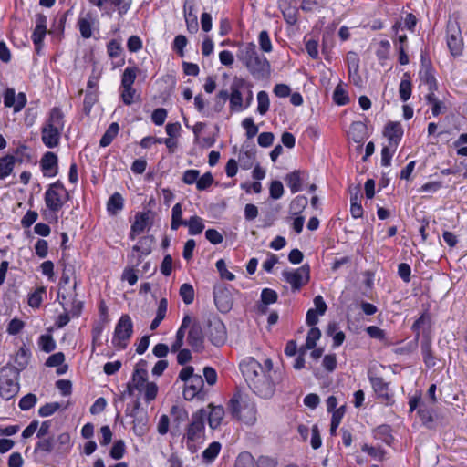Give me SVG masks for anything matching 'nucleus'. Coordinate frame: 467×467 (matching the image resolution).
Returning <instances> with one entry per match:
<instances>
[{"label":"nucleus","mask_w":467,"mask_h":467,"mask_svg":"<svg viewBox=\"0 0 467 467\" xmlns=\"http://www.w3.org/2000/svg\"><path fill=\"white\" fill-rule=\"evenodd\" d=\"M38 345L41 350L46 353H50L56 348V342L51 335H41L38 339Z\"/></svg>","instance_id":"obj_46"},{"label":"nucleus","mask_w":467,"mask_h":467,"mask_svg":"<svg viewBox=\"0 0 467 467\" xmlns=\"http://www.w3.org/2000/svg\"><path fill=\"white\" fill-rule=\"evenodd\" d=\"M119 131V126L117 122H112L103 134V136L100 139L99 145L101 147H107L109 146L112 140L116 138Z\"/></svg>","instance_id":"obj_40"},{"label":"nucleus","mask_w":467,"mask_h":467,"mask_svg":"<svg viewBox=\"0 0 467 467\" xmlns=\"http://www.w3.org/2000/svg\"><path fill=\"white\" fill-rule=\"evenodd\" d=\"M396 151V148L391 147L389 144L384 146L381 150V165L389 166L393 154Z\"/></svg>","instance_id":"obj_63"},{"label":"nucleus","mask_w":467,"mask_h":467,"mask_svg":"<svg viewBox=\"0 0 467 467\" xmlns=\"http://www.w3.org/2000/svg\"><path fill=\"white\" fill-rule=\"evenodd\" d=\"M187 343L195 352H202L204 348V337L200 323L194 322L188 332Z\"/></svg>","instance_id":"obj_15"},{"label":"nucleus","mask_w":467,"mask_h":467,"mask_svg":"<svg viewBox=\"0 0 467 467\" xmlns=\"http://www.w3.org/2000/svg\"><path fill=\"white\" fill-rule=\"evenodd\" d=\"M78 26L80 35L83 38L88 39L92 36V16L90 13L86 14V16L79 17L78 20Z\"/></svg>","instance_id":"obj_34"},{"label":"nucleus","mask_w":467,"mask_h":467,"mask_svg":"<svg viewBox=\"0 0 467 467\" xmlns=\"http://www.w3.org/2000/svg\"><path fill=\"white\" fill-rule=\"evenodd\" d=\"M258 42L262 51L269 53L272 51L273 47L267 31L263 30L258 36Z\"/></svg>","instance_id":"obj_54"},{"label":"nucleus","mask_w":467,"mask_h":467,"mask_svg":"<svg viewBox=\"0 0 467 467\" xmlns=\"http://www.w3.org/2000/svg\"><path fill=\"white\" fill-rule=\"evenodd\" d=\"M16 161V159L13 155H5L0 158V180L5 179L12 173Z\"/></svg>","instance_id":"obj_32"},{"label":"nucleus","mask_w":467,"mask_h":467,"mask_svg":"<svg viewBox=\"0 0 467 467\" xmlns=\"http://www.w3.org/2000/svg\"><path fill=\"white\" fill-rule=\"evenodd\" d=\"M40 165H41L44 174L47 175V171H51L54 169L57 170V156L54 152H51V151L46 152L40 161ZM56 174H57V171H55L51 175H56Z\"/></svg>","instance_id":"obj_29"},{"label":"nucleus","mask_w":467,"mask_h":467,"mask_svg":"<svg viewBox=\"0 0 467 467\" xmlns=\"http://www.w3.org/2000/svg\"><path fill=\"white\" fill-rule=\"evenodd\" d=\"M334 102L339 106L346 105L349 102L348 92L343 88L341 84H338L333 93Z\"/></svg>","instance_id":"obj_47"},{"label":"nucleus","mask_w":467,"mask_h":467,"mask_svg":"<svg viewBox=\"0 0 467 467\" xmlns=\"http://www.w3.org/2000/svg\"><path fill=\"white\" fill-rule=\"evenodd\" d=\"M259 53L256 50V46L253 43H247L243 48L240 49L238 58L246 65Z\"/></svg>","instance_id":"obj_38"},{"label":"nucleus","mask_w":467,"mask_h":467,"mask_svg":"<svg viewBox=\"0 0 467 467\" xmlns=\"http://www.w3.org/2000/svg\"><path fill=\"white\" fill-rule=\"evenodd\" d=\"M4 104L7 108H14L15 112L20 111L26 104L25 93L20 92L16 95L15 89L7 88L4 93Z\"/></svg>","instance_id":"obj_19"},{"label":"nucleus","mask_w":467,"mask_h":467,"mask_svg":"<svg viewBox=\"0 0 467 467\" xmlns=\"http://www.w3.org/2000/svg\"><path fill=\"white\" fill-rule=\"evenodd\" d=\"M124 207V199L119 192H114L109 199L107 210L109 213L116 215Z\"/></svg>","instance_id":"obj_33"},{"label":"nucleus","mask_w":467,"mask_h":467,"mask_svg":"<svg viewBox=\"0 0 467 467\" xmlns=\"http://www.w3.org/2000/svg\"><path fill=\"white\" fill-rule=\"evenodd\" d=\"M235 467H258V464L250 452L244 451L238 455Z\"/></svg>","instance_id":"obj_43"},{"label":"nucleus","mask_w":467,"mask_h":467,"mask_svg":"<svg viewBox=\"0 0 467 467\" xmlns=\"http://www.w3.org/2000/svg\"><path fill=\"white\" fill-rule=\"evenodd\" d=\"M221 450V443L218 441L212 442L208 448L202 451L203 462L210 463L218 456Z\"/></svg>","instance_id":"obj_42"},{"label":"nucleus","mask_w":467,"mask_h":467,"mask_svg":"<svg viewBox=\"0 0 467 467\" xmlns=\"http://www.w3.org/2000/svg\"><path fill=\"white\" fill-rule=\"evenodd\" d=\"M144 399L149 403L154 400L158 394V386L154 382H148L143 388Z\"/></svg>","instance_id":"obj_57"},{"label":"nucleus","mask_w":467,"mask_h":467,"mask_svg":"<svg viewBox=\"0 0 467 467\" xmlns=\"http://www.w3.org/2000/svg\"><path fill=\"white\" fill-rule=\"evenodd\" d=\"M255 161V151L253 150H244V147L239 152L238 162L242 169L249 170L253 167Z\"/></svg>","instance_id":"obj_35"},{"label":"nucleus","mask_w":467,"mask_h":467,"mask_svg":"<svg viewBox=\"0 0 467 467\" xmlns=\"http://www.w3.org/2000/svg\"><path fill=\"white\" fill-rule=\"evenodd\" d=\"M421 69L420 70V80L428 85V89H437L438 85L435 79V77L432 72V68L426 64L425 59L422 57L421 59Z\"/></svg>","instance_id":"obj_26"},{"label":"nucleus","mask_w":467,"mask_h":467,"mask_svg":"<svg viewBox=\"0 0 467 467\" xmlns=\"http://www.w3.org/2000/svg\"><path fill=\"white\" fill-rule=\"evenodd\" d=\"M240 369L253 392L263 399L272 398L275 386L283 379V372L273 368L270 358H265L261 364L248 357L240 363Z\"/></svg>","instance_id":"obj_1"},{"label":"nucleus","mask_w":467,"mask_h":467,"mask_svg":"<svg viewBox=\"0 0 467 467\" xmlns=\"http://www.w3.org/2000/svg\"><path fill=\"white\" fill-rule=\"evenodd\" d=\"M257 111L260 115H265L269 110V97L266 91H259L257 93Z\"/></svg>","instance_id":"obj_50"},{"label":"nucleus","mask_w":467,"mask_h":467,"mask_svg":"<svg viewBox=\"0 0 467 467\" xmlns=\"http://www.w3.org/2000/svg\"><path fill=\"white\" fill-rule=\"evenodd\" d=\"M210 412L208 414V423L212 429H216L220 424L224 415V409L223 406L209 405Z\"/></svg>","instance_id":"obj_30"},{"label":"nucleus","mask_w":467,"mask_h":467,"mask_svg":"<svg viewBox=\"0 0 467 467\" xmlns=\"http://www.w3.org/2000/svg\"><path fill=\"white\" fill-rule=\"evenodd\" d=\"M204 380L201 375L195 374L185 385L183 389V397L187 400H192L196 397H203L202 389Z\"/></svg>","instance_id":"obj_16"},{"label":"nucleus","mask_w":467,"mask_h":467,"mask_svg":"<svg viewBox=\"0 0 467 467\" xmlns=\"http://www.w3.org/2000/svg\"><path fill=\"white\" fill-rule=\"evenodd\" d=\"M383 135L389 140V144L397 148L403 136V128L400 122L389 121L385 126Z\"/></svg>","instance_id":"obj_22"},{"label":"nucleus","mask_w":467,"mask_h":467,"mask_svg":"<svg viewBox=\"0 0 467 467\" xmlns=\"http://www.w3.org/2000/svg\"><path fill=\"white\" fill-rule=\"evenodd\" d=\"M277 297V293L273 289L264 288L261 292V301L265 306L276 302Z\"/></svg>","instance_id":"obj_60"},{"label":"nucleus","mask_w":467,"mask_h":467,"mask_svg":"<svg viewBox=\"0 0 467 467\" xmlns=\"http://www.w3.org/2000/svg\"><path fill=\"white\" fill-rule=\"evenodd\" d=\"M97 101L98 92L96 90H87L83 102V110L86 115L90 113L92 107Z\"/></svg>","instance_id":"obj_48"},{"label":"nucleus","mask_w":467,"mask_h":467,"mask_svg":"<svg viewBox=\"0 0 467 467\" xmlns=\"http://www.w3.org/2000/svg\"><path fill=\"white\" fill-rule=\"evenodd\" d=\"M30 357V350L27 348H26L25 345L22 346L16 354L15 363L16 366L13 368L16 369L18 373L21 370L25 369L28 365Z\"/></svg>","instance_id":"obj_28"},{"label":"nucleus","mask_w":467,"mask_h":467,"mask_svg":"<svg viewBox=\"0 0 467 467\" xmlns=\"http://www.w3.org/2000/svg\"><path fill=\"white\" fill-rule=\"evenodd\" d=\"M374 436L376 439L382 441L384 443L389 445L394 438L391 434V428L389 425H380L374 430Z\"/></svg>","instance_id":"obj_39"},{"label":"nucleus","mask_w":467,"mask_h":467,"mask_svg":"<svg viewBox=\"0 0 467 467\" xmlns=\"http://www.w3.org/2000/svg\"><path fill=\"white\" fill-rule=\"evenodd\" d=\"M320 337L321 331L319 330V328L312 327L307 333L305 348L306 349H313L316 347L317 341L320 338Z\"/></svg>","instance_id":"obj_49"},{"label":"nucleus","mask_w":467,"mask_h":467,"mask_svg":"<svg viewBox=\"0 0 467 467\" xmlns=\"http://www.w3.org/2000/svg\"><path fill=\"white\" fill-rule=\"evenodd\" d=\"M182 225L188 226L191 235L200 234L204 229L203 220L197 215L191 216L189 220H183L182 204L178 202L171 210V229L176 231Z\"/></svg>","instance_id":"obj_4"},{"label":"nucleus","mask_w":467,"mask_h":467,"mask_svg":"<svg viewBox=\"0 0 467 467\" xmlns=\"http://www.w3.org/2000/svg\"><path fill=\"white\" fill-rule=\"evenodd\" d=\"M132 333L133 324L130 317L128 315L121 316L115 327L112 344L119 349L126 348Z\"/></svg>","instance_id":"obj_6"},{"label":"nucleus","mask_w":467,"mask_h":467,"mask_svg":"<svg viewBox=\"0 0 467 467\" xmlns=\"http://www.w3.org/2000/svg\"><path fill=\"white\" fill-rule=\"evenodd\" d=\"M74 274L75 266L71 264H64L62 276L59 282L57 297L65 310L67 309L65 306L67 305V297L68 296V295L66 294V286L69 285L70 279L74 275Z\"/></svg>","instance_id":"obj_17"},{"label":"nucleus","mask_w":467,"mask_h":467,"mask_svg":"<svg viewBox=\"0 0 467 467\" xmlns=\"http://www.w3.org/2000/svg\"><path fill=\"white\" fill-rule=\"evenodd\" d=\"M206 335L211 343L216 347L226 341V327L223 322L216 316H210L206 320Z\"/></svg>","instance_id":"obj_8"},{"label":"nucleus","mask_w":467,"mask_h":467,"mask_svg":"<svg viewBox=\"0 0 467 467\" xmlns=\"http://www.w3.org/2000/svg\"><path fill=\"white\" fill-rule=\"evenodd\" d=\"M369 380L378 398L387 403L390 402L392 400V393L389 389V384L381 377H370Z\"/></svg>","instance_id":"obj_23"},{"label":"nucleus","mask_w":467,"mask_h":467,"mask_svg":"<svg viewBox=\"0 0 467 467\" xmlns=\"http://www.w3.org/2000/svg\"><path fill=\"white\" fill-rule=\"evenodd\" d=\"M213 299L220 312L227 313L232 309L234 305V297L226 285L217 284L214 285Z\"/></svg>","instance_id":"obj_10"},{"label":"nucleus","mask_w":467,"mask_h":467,"mask_svg":"<svg viewBox=\"0 0 467 467\" xmlns=\"http://www.w3.org/2000/svg\"><path fill=\"white\" fill-rule=\"evenodd\" d=\"M245 67L255 78H264L270 73V63L263 55H256Z\"/></svg>","instance_id":"obj_13"},{"label":"nucleus","mask_w":467,"mask_h":467,"mask_svg":"<svg viewBox=\"0 0 467 467\" xmlns=\"http://www.w3.org/2000/svg\"><path fill=\"white\" fill-rule=\"evenodd\" d=\"M241 400H242V395L237 392L233 395L231 400L228 403V410H230L233 417L237 418L239 420H244L246 423L253 424L256 420V410L255 407L253 405L248 410V416H244V418L241 416Z\"/></svg>","instance_id":"obj_12"},{"label":"nucleus","mask_w":467,"mask_h":467,"mask_svg":"<svg viewBox=\"0 0 467 467\" xmlns=\"http://www.w3.org/2000/svg\"><path fill=\"white\" fill-rule=\"evenodd\" d=\"M133 420V431L138 436H142L147 431L148 417L145 413L136 414V417H132Z\"/></svg>","instance_id":"obj_41"},{"label":"nucleus","mask_w":467,"mask_h":467,"mask_svg":"<svg viewBox=\"0 0 467 467\" xmlns=\"http://www.w3.org/2000/svg\"><path fill=\"white\" fill-rule=\"evenodd\" d=\"M282 275L284 279L291 285L293 290H299L309 281L310 267L306 264L296 270H285L282 273Z\"/></svg>","instance_id":"obj_9"},{"label":"nucleus","mask_w":467,"mask_h":467,"mask_svg":"<svg viewBox=\"0 0 467 467\" xmlns=\"http://www.w3.org/2000/svg\"><path fill=\"white\" fill-rule=\"evenodd\" d=\"M430 323V317L427 314H422L412 325V330L415 333V340L418 341L420 337V328Z\"/></svg>","instance_id":"obj_62"},{"label":"nucleus","mask_w":467,"mask_h":467,"mask_svg":"<svg viewBox=\"0 0 467 467\" xmlns=\"http://www.w3.org/2000/svg\"><path fill=\"white\" fill-rule=\"evenodd\" d=\"M60 407L61 405L58 402L46 403L45 405L39 408L38 414L41 417H48L54 414L57 410H58Z\"/></svg>","instance_id":"obj_58"},{"label":"nucleus","mask_w":467,"mask_h":467,"mask_svg":"<svg viewBox=\"0 0 467 467\" xmlns=\"http://www.w3.org/2000/svg\"><path fill=\"white\" fill-rule=\"evenodd\" d=\"M270 197L274 200H278L284 193V186L280 181H273L269 188Z\"/></svg>","instance_id":"obj_61"},{"label":"nucleus","mask_w":467,"mask_h":467,"mask_svg":"<svg viewBox=\"0 0 467 467\" xmlns=\"http://www.w3.org/2000/svg\"><path fill=\"white\" fill-rule=\"evenodd\" d=\"M213 182V177L211 172L204 173L201 178L198 177L196 187L199 191L208 189Z\"/></svg>","instance_id":"obj_64"},{"label":"nucleus","mask_w":467,"mask_h":467,"mask_svg":"<svg viewBox=\"0 0 467 467\" xmlns=\"http://www.w3.org/2000/svg\"><path fill=\"white\" fill-rule=\"evenodd\" d=\"M180 296L186 305H190L194 300V289L190 284H182L180 287Z\"/></svg>","instance_id":"obj_51"},{"label":"nucleus","mask_w":467,"mask_h":467,"mask_svg":"<svg viewBox=\"0 0 467 467\" xmlns=\"http://www.w3.org/2000/svg\"><path fill=\"white\" fill-rule=\"evenodd\" d=\"M148 379V371L145 368H136L131 378V383L137 390H143Z\"/></svg>","instance_id":"obj_36"},{"label":"nucleus","mask_w":467,"mask_h":467,"mask_svg":"<svg viewBox=\"0 0 467 467\" xmlns=\"http://www.w3.org/2000/svg\"><path fill=\"white\" fill-rule=\"evenodd\" d=\"M71 447L70 435L67 432H63L57 438L46 437L39 440L35 446V452L41 451L46 454L54 452L56 455H62L67 453Z\"/></svg>","instance_id":"obj_3"},{"label":"nucleus","mask_w":467,"mask_h":467,"mask_svg":"<svg viewBox=\"0 0 467 467\" xmlns=\"http://www.w3.org/2000/svg\"><path fill=\"white\" fill-rule=\"evenodd\" d=\"M47 34V17L46 16L39 14L36 16V27L32 34V41L35 45L36 50L38 53L41 47L42 42Z\"/></svg>","instance_id":"obj_21"},{"label":"nucleus","mask_w":467,"mask_h":467,"mask_svg":"<svg viewBox=\"0 0 467 467\" xmlns=\"http://www.w3.org/2000/svg\"><path fill=\"white\" fill-rule=\"evenodd\" d=\"M207 412L201 409L192 414V421L188 426L186 432L187 446L192 450V443L199 441L204 431V420Z\"/></svg>","instance_id":"obj_7"},{"label":"nucleus","mask_w":467,"mask_h":467,"mask_svg":"<svg viewBox=\"0 0 467 467\" xmlns=\"http://www.w3.org/2000/svg\"><path fill=\"white\" fill-rule=\"evenodd\" d=\"M36 396L35 394L28 393L21 398L18 406L22 410H28L36 404Z\"/></svg>","instance_id":"obj_53"},{"label":"nucleus","mask_w":467,"mask_h":467,"mask_svg":"<svg viewBox=\"0 0 467 467\" xmlns=\"http://www.w3.org/2000/svg\"><path fill=\"white\" fill-rule=\"evenodd\" d=\"M422 359L425 366L429 368L436 365V358L431 349V339L429 336H424L420 343Z\"/></svg>","instance_id":"obj_25"},{"label":"nucleus","mask_w":467,"mask_h":467,"mask_svg":"<svg viewBox=\"0 0 467 467\" xmlns=\"http://www.w3.org/2000/svg\"><path fill=\"white\" fill-rule=\"evenodd\" d=\"M183 13L188 31L191 33L197 32L198 20L194 11V6L185 3L183 6Z\"/></svg>","instance_id":"obj_27"},{"label":"nucleus","mask_w":467,"mask_h":467,"mask_svg":"<svg viewBox=\"0 0 467 467\" xmlns=\"http://www.w3.org/2000/svg\"><path fill=\"white\" fill-rule=\"evenodd\" d=\"M138 68L136 67H126L121 77V87H133L137 77Z\"/></svg>","instance_id":"obj_44"},{"label":"nucleus","mask_w":467,"mask_h":467,"mask_svg":"<svg viewBox=\"0 0 467 467\" xmlns=\"http://www.w3.org/2000/svg\"><path fill=\"white\" fill-rule=\"evenodd\" d=\"M153 244L154 237L148 235L141 237L137 244L132 247L131 257H136V265L141 263L143 255H148L151 253Z\"/></svg>","instance_id":"obj_18"},{"label":"nucleus","mask_w":467,"mask_h":467,"mask_svg":"<svg viewBox=\"0 0 467 467\" xmlns=\"http://www.w3.org/2000/svg\"><path fill=\"white\" fill-rule=\"evenodd\" d=\"M125 453V443L122 440L116 441L110 449L109 455L115 460H119Z\"/></svg>","instance_id":"obj_56"},{"label":"nucleus","mask_w":467,"mask_h":467,"mask_svg":"<svg viewBox=\"0 0 467 467\" xmlns=\"http://www.w3.org/2000/svg\"><path fill=\"white\" fill-rule=\"evenodd\" d=\"M411 89L412 84L410 81V77L408 73H405L399 86L400 98L403 102H406L410 98Z\"/></svg>","instance_id":"obj_37"},{"label":"nucleus","mask_w":467,"mask_h":467,"mask_svg":"<svg viewBox=\"0 0 467 467\" xmlns=\"http://www.w3.org/2000/svg\"><path fill=\"white\" fill-rule=\"evenodd\" d=\"M447 45L453 56L461 55L463 48V41L461 29L456 22L447 26Z\"/></svg>","instance_id":"obj_11"},{"label":"nucleus","mask_w":467,"mask_h":467,"mask_svg":"<svg viewBox=\"0 0 467 467\" xmlns=\"http://www.w3.org/2000/svg\"><path fill=\"white\" fill-rule=\"evenodd\" d=\"M246 85L243 78H235L231 85V95L228 99L230 100V109L233 111H241L244 109L243 106V96L241 88Z\"/></svg>","instance_id":"obj_14"},{"label":"nucleus","mask_w":467,"mask_h":467,"mask_svg":"<svg viewBox=\"0 0 467 467\" xmlns=\"http://www.w3.org/2000/svg\"><path fill=\"white\" fill-rule=\"evenodd\" d=\"M67 200L66 196L63 198L61 192H57L53 190H47L45 192L46 206L53 213L58 212Z\"/></svg>","instance_id":"obj_24"},{"label":"nucleus","mask_w":467,"mask_h":467,"mask_svg":"<svg viewBox=\"0 0 467 467\" xmlns=\"http://www.w3.org/2000/svg\"><path fill=\"white\" fill-rule=\"evenodd\" d=\"M242 127L245 130V134L248 139L254 138L258 133V127L254 124L252 118H245L242 121Z\"/></svg>","instance_id":"obj_52"},{"label":"nucleus","mask_w":467,"mask_h":467,"mask_svg":"<svg viewBox=\"0 0 467 467\" xmlns=\"http://www.w3.org/2000/svg\"><path fill=\"white\" fill-rule=\"evenodd\" d=\"M303 171H294L286 174L285 181L290 188L292 193H296L301 190Z\"/></svg>","instance_id":"obj_31"},{"label":"nucleus","mask_w":467,"mask_h":467,"mask_svg":"<svg viewBox=\"0 0 467 467\" xmlns=\"http://www.w3.org/2000/svg\"><path fill=\"white\" fill-rule=\"evenodd\" d=\"M64 129V114L59 108H53L49 116L41 128V140L48 149H54L59 145L61 133Z\"/></svg>","instance_id":"obj_2"},{"label":"nucleus","mask_w":467,"mask_h":467,"mask_svg":"<svg viewBox=\"0 0 467 467\" xmlns=\"http://www.w3.org/2000/svg\"><path fill=\"white\" fill-rule=\"evenodd\" d=\"M282 14L285 22L291 26L297 22L298 11L293 6H286L282 10Z\"/></svg>","instance_id":"obj_55"},{"label":"nucleus","mask_w":467,"mask_h":467,"mask_svg":"<svg viewBox=\"0 0 467 467\" xmlns=\"http://www.w3.org/2000/svg\"><path fill=\"white\" fill-rule=\"evenodd\" d=\"M150 211L137 213L134 216V222L131 224L129 234L130 239L134 240L137 235L142 234L150 225Z\"/></svg>","instance_id":"obj_20"},{"label":"nucleus","mask_w":467,"mask_h":467,"mask_svg":"<svg viewBox=\"0 0 467 467\" xmlns=\"http://www.w3.org/2000/svg\"><path fill=\"white\" fill-rule=\"evenodd\" d=\"M216 268L220 274L221 278L226 279L228 281H233L235 278V275L227 270L226 264L223 259H220L216 262Z\"/></svg>","instance_id":"obj_59"},{"label":"nucleus","mask_w":467,"mask_h":467,"mask_svg":"<svg viewBox=\"0 0 467 467\" xmlns=\"http://www.w3.org/2000/svg\"><path fill=\"white\" fill-rule=\"evenodd\" d=\"M308 200L306 196L298 195L290 203L289 210L294 215L300 213L307 205Z\"/></svg>","instance_id":"obj_45"},{"label":"nucleus","mask_w":467,"mask_h":467,"mask_svg":"<svg viewBox=\"0 0 467 467\" xmlns=\"http://www.w3.org/2000/svg\"><path fill=\"white\" fill-rule=\"evenodd\" d=\"M19 374L13 367H5L0 370V396L9 400L19 391Z\"/></svg>","instance_id":"obj_5"}]
</instances>
